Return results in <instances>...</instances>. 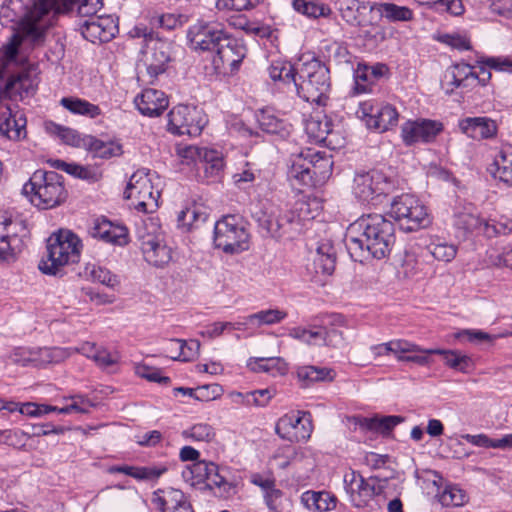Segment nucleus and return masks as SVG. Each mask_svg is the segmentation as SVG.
<instances>
[{
  "label": "nucleus",
  "instance_id": "f257e3e1",
  "mask_svg": "<svg viewBox=\"0 0 512 512\" xmlns=\"http://www.w3.org/2000/svg\"><path fill=\"white\" fill-rule=\"evenodd\" d=\"M59 11L58 0H2L0 24L15 32L1 52L3 68L17 61L23 42L38 45L43 41Z\"/></svg>",
  "mask_w": 512,
  "mask_h": 512
},
{
  "label": "nucleus",
  "instance_id": "f03ea898",
  "mask_svg": "<svg viewBox=\"0 0 512 512\" xmlns=\"http://www.w3.org/2000/svg\"><path fill=\"white\" fill-rule=\"evenodd\" d=\"M345 243L355 261L383 259L395 243L394 225L381 214L363 215L349 225Z\"/></svg>",
  "mask_w": 512,
  "mask_h": 512
},
{
  "label": "nucleus",
  "instance_id": "7ed1b4c3",
  "mask_svg": "<svg viewBox=\"0 0 512 512\" xmlns=\"http://www.w3.org/2000/svg\"><path fill=\"white\" fill-rule=\"evenodd\" d=\"M298 80L293 89L303 100L319 106L326 105L331 90L329 68L311 53L299 58L296 66Z\"/></svg>",
  "mask_w": 512,
  "mask_h": 512
},
{
  "label": "nucleus",
  "instance_id": "20e7f679",
  "mask_svg": "<svg viewBox=\"0 0 512 512\" xmlns=\"http://www.w3.org/2000/svg\"><path fill=\"white\" fill-rule=\"evenodd\" d=\"M128 36L132 39H142V63L146 68L148 81L153 82L163 74L172 60V43L162 39L144 23H137L132 27Z\"/></svg>",
  "mask_w": 512,
  "mask_h": 512
},
{
  "label": "nucleus",
  "instance_id": "39448f33",
  "mask_svg": "<svg viewBox=\"0 0 512 512\" xmlns=\"http://www.w3.org/2000/svg\"><path fill=\"white\" fill-rule=\"evenodd\" d=\"M82 244L80 238L70 230H59L47 241L46 256L40 261L39 269L49 275H56L64 266L79 261Z\"/></svg>",
  "mask_w": 512,
  "mask_h": 512
},
{
  "label": "nucleus",
  "instance_id": "423d86ee",
  "mask_svg": "<svg viewBox=\"0 0 512 512\" xmlns=\"http://www.w3.org/2000/svg\"><path fill=\"white\" fill-rule=\"evenodd\" d=\"M22 192L30 202L41 209H51L63 203L67 197L62 176L54 171L36 170Z\"/></svg>",
  "mask_w": 512,
  "mask_h": 512
},
{
  "label": "nucleus",
  "instance_id": "0eeeda50",
  "mask_svg": "<svg viewBox=\"0 0 512 512\" xmlns=\"http://www.w3.org/2000/svg\"><path fill=\"white\" fill-rule=\"evenodd\" d=\"M160 176L153 171L140 169L134 172L124 191L125 198L131 200V205L139 212L152 213L159 204L162 188Z\"/></svg>",
  "mask_w": 512,
  "mask_h": 512
},
{
  "label": "nucleus",
  "instance_id": "6e6552de",
  "mask_svg": "<svg viewBox=\"0 0 512 512\" xmlns=\"http://www.w3.org/2000/svg\"><path fill=\"white\" fill-rule=\"evenodd\" d=\"M390 216L404 231H417L428 227L432 218L426 205L415 195L402 194L393 199Z\"/></svg>",
  "mask_w": 512,
  "mask_h": 512
},
{
  "label": "nucleus",
  "instance_id": "1a4fd4ad",
  "mask_svg": "<svg viewBox=\"0 0 512 512\" xmlns=\"http://www.w3.org/2000/svg\"><path fill=\"white\" fill-rule=\"evenodd\" d=\"M144 259L154 267L162 268L172 260V250L165 241L158 220L149 218L137 231Z\"/></svg>",
  "mask_w": 512,
  "mask_h": 512
},
{
  "label": "nucleus",
  "instance_id": "9d476101",
  "mask_svg": "<svg viewBox=\"0 0 512 512\" xmlns=\"http://www.w3.org/2000/svg\"><path fill=\"white\" fill-rule=\"evenodd\" d=\"M247 222L238 215H226L215 223L214 243L228 254H238L249 248Z\"/></svg>",
  "mask_w": 512,
  "mask_h": 512
},
{
  "label": "nucleus",
  "instance_id": "9b49d317",
  "mask_svg": "<svg viewBox=\"0 0 512 512\" xmlns=\"http://www.w3.org/2000/svg\"><path fill=\"white\" fill-rule=\"evenodd\" d=\"M394 189L392 179L380 170L356 173L352 191L357 199L366 203H376Z\"/></svg>",
  "mask_w": 512,
  "mask_h": 512
},
{
  "label": "nucleus",
  "instance_id": "f8f14e48",
  "mask_svg": "<svg viewBox=\"0 0 512 512\" xmlns=\"http://www.w3.org/2000/svg\"><path fill=\"white\" fill-rule=\"evenodd\" d=\"M227 34L222 23L199 19L188 28L187 40L190 48L196 52H214Z\"/></svg>",
  "mask_w": 512,
  "mask_h": 512
},
{
  "label": "nucleus",
  "instance_id": "ddd939ff",
  "mask_svg": "<svg viewBox=\"0 0 512 512\" xmlns=\"http://www.w3.org/2000/svg\"><path fill=\"white\" fill-rule=\"evenodd\" d=\"M357 116L368 129L385 132L397 125L399 114L394 106L374 99L359 104Z\"/></svg>",
  "mask_w": 512,
  "mask_h": 512
},
{
  "label": "nucleus",
  "instance_id": "4468645a",
  "mask_svg": "<svg viewBox=\"0 0 512 512\" xmlns=\"http://www.w3.org/2000/svg\"><path fill=\"white\" fill-rule=\"evenodd\" d=\"M207 123L203 112L196 107L178 105L168 113L167 129L175 135L198 136Z\"/></svg>",
  "mask_w": 512,
  "mask_h": 512
},
{
  "label": "nucleus",
  "instance_id": "2eb2a0df",
  "mask_svg": "<svg viewBox=\"0 0 512 512\" xmlns=\"http://www.w3.org/2000/svg\"><path fill=\"white\" fill-rule=\"evenodd\" d=\"M331 167L332 162L329 158L324 157L320 152L308 149L293 158L288 174L301 184L309 185L314 176L328 173Z\"/></svg>",
  "mask_w": 512,
  "mask_h": 512
},
{
  "label": "nucleus",
  "instance_id": "dca6fc26",
  "mask_svg": "<svg viewBox=\"0 0 512 512\" xmlns=\"http://www.w3.org/2000/svg\"><path fill=\"white\" fill-rule=\"evenodd\" d=\"M27 229L21 220L0 216V259L12 261L23 250Z\"/></svg>",
  "mask_w": 512,
  "mask_h": 512
},
{
  "label": "nucleus",
  "instance_id": "f3484780",
  "mask_svg": "<svg viewBox=\"0 0 512 512\" xmlns=\"http://www.w3.org/2000/svg\"><path fill=\"white\" fill-rule=\"evenodd\" d=\"M312 431L311 415L302 411L284 414L275 425L276 434L289 442H305L310 438Z\"/></svg>",
  "mask_w": 512,
  "mask_h": 512
},
{
  "label": "nucleus",
  "instance_id": "a211bd4d",
  "mask_svg": "<svg viewBox=\"0 0 512 512\" xmlns=\"http://www.w3.org/2000/svg\"><path fill=\"white\" fill-rule=\"evenodd\" d=\"M344 481L350 499L357 507L367 505V503L373 499L375 495L380 494L384 488L383 481L377 477L365 479L356 472L346 475Z\"/></svg>",
  "mask_w": 512,
  "mask_h": 512
},
{
  "label": "nucleus",
  "instance_id": "6ab92c4d",
  "mask_svg": "<svg viewBox=\"0 0 512 512\" xmlns=\"http://www.w3.org/2000/svg\"><path fill=\"white\" fill-rule=\"evenodd\" d=\"M81 35L92 43L108 42L118 33L117 19L112 15H100L79 21Z\"/></svg>",
  "mask_w": 512,
  "mask_h": 512
},
{
  "label": "nucleus",
  "instance_id": "aec40b11",
  "mask_svg": "<svg viewBox=\"0 0 512 512\" xmlns=\"http://www.w3.org/2000/svg\"><path fill=\"white\" fill-rule=\"evenodd\" d=\"M215 55L212 59L213 67L216 71H222L226 68L230 70L237 69L246 55V47L243 42L232 37L229 33L225 39L220 42L214 50Z\"/></svg>",
  "mask_w": 512,
  "mask_h": 512
},
{
  "label": "nucleus",
  "instance_id": "412c9836",
  "mask_svg": "<svg viewBox=\"0 0 512 512\" xmlns=\"http://www.w3.org/2000/svg\"><path fill=\"white\" fill-rule=\"evenodd\" d=\"M442 130V123L435 120H408L401 127V137L406 145L429 143L434 141Z\"/></svg>",
  "mask_w": 512,
  "mask_h": 512
},
{
  "label": "nucleus",
  "instance_id": "4be33fe9",
  "mask_svg": "<svg viewBox=\"0 0 512 512\" xmlns=\"http://www.w3.org/2000/svg\"><path fill=\"white\" fill-rule=\"evenodd\" d=\"M38 85V72L34 66L23 68L6 84L5 94L14 100H23L36 91Z\"/></svg>",
  "mask_w": 512,
  "mask_h": 512
},
{
  "label": "nucleus",
  "instance_id": "5701e85b",
  "mask_svg": "<svg viewBox=\"0 0 512 512\" xmlns=\"http://www.w3.org/2000/svg\"><path fill=\"white\" fill-rule=\"evenodd\" d=\"M152 502L161 512H194L185 494L171 487L155 491Z\"/></svg>",
  "mask_w": 512,
  "mask_h": 512
},
{
  "label": "nucleus",
  "instance_id": "b1692460",
  "mask_svg": "<svg viewBox=\"0 0 512 512\" xmlns=\"http://www.w3.org/2000/svg\"><path fill=\"white\" fill-rule=\"evenodd\" d=\"M134 104L142 115L157 117L167 109L169 101L163 91L147 88L135 97Z\"/></svg>",
  "mask_w": 512,
  "mask_h": 512
},
{
  "label": "nucleus",
  "instance_id": "393cba45",
  "mask_svg": "<svg viewBox=\"0 0 512 512\" xmlns=\"http://www.w3.org/2000/svg\"><path fill=\"white\" fill-rule=\"evenodd\" d=\"M473 69V66L464 62L450 66L445 72L442 88L449 94L456 88L473 85L478 79V75Z\"/></svg>",
  "mask_w": 512,
  "mask_h": 512
},
{
  "label": "nucleus",
  "instance_id": "a878e982",
  "mask_svg": "<svg viewBox=\"0 0 512 512\" xmlns=\"http://www.w3.org/2000/svg\"><path fill=\"white\" fill-rule=\"evenodd\" d=\"M250 213L258 225L274 238H279L282 227L277 221L278 208L268 201H257L251 204Z\"/></svg>",
  "mask_w": 512,
  "mask_h": 512
},
{
  "label": "nucleus",
  "instance_id": "bb28decb",
  "mask_svg": "<svg viewBox=\"0 0 512 512\" xmlns=\"http://www.w3.org/2000/svg\"><path fill=\"white\" fill-rule=\"evenodd\" d=\"M460 130L474 140L491 139L496 136L498 127L488 117H467L459 121Z\"/></svg>",
  "mask_w": 512,
  "mask_h": 512
},
{
  "label": "nucleus",
  "instance_id": "cd10ccee",
  "mask_svg": "<svg viewBox=\"0 0 512 512\" xmlns=\"http://www.w3.org/2000/svg\"><path fill=\"white\" fill-rule=\"evenodd\" d=\"M168 471L165 464H153L148 466L113 465L107 468L109 474H125L137 481L152 482L158 480Z\"/></svg>",
  "mask_w": 512,
  "mask_h": 512
},
{
  "label": "nucleus",
  "instance_id": "c85d7f7f",
  "mask_svg": "<svg viewBox=\"0 0 512 512\" xmlns=\"http://www.w3.org/2000/svg\"><path fill=\"white\" fill-rule=\"evenodd\" d=\"M94 238L103 240L106 243L123 246L128 243V230L125 226L114 224L109 220H96L90 230Z\"/></svg>",
  "mask_w": 512,
  "mask_h": 512
},
{
  "label": "nucleus",
  "instance_id": "c756f323",
  "mask_svg": "<svg viewBox=\"0 0 512 512\" xmlns=\"http://www.w3.org/2000/svg\"><path fill=\"white\" fill-rule=\"evenodd\" d=\"M485 222L486 220L479 217L477 209L472 204H468L457 209L454 214L453 225L461 232V236H466L473 232L484 234Z\"/></svg>",
  "mask_w": 512,
  "mask_h": 512
},
{
  "label": "nucleus",
  "instance_id": "7c9ffc66",
  "mask_svg": "<svg viewBox=\"0 0 512 512\" xmlns=\"http://www.w3.org/2000/svg\"><path fill=\"white\" fill-rule=\"evenodd\" d=\"M259 127L266 133L278 135L281 138H286L292 131V125L285 118L272 108H265L259 110L256 115Z\"/></svg>",
  "mask_w": 512,
  "mask_h": 512
},
{
  "label": "nucleus",
  "instance_id": "2f4dec72",
  "mask_svg": "<svg viewBox=\"0 0 512 512\" xmlns=\"http://www.w3.org/2000/svg\"><path fill=\"white\" fill-rule=\"evenodd\" d=\"M307 206L305 202L296 203V210H299V213L293 210L281 213L278 209L277 221L282 226L279 231V238L284 236L292 237L295 233L301 231L303 222L311 218L304 214L307 211Z\"/></svg>",
  "mask_w": 512,
  "mask_h": 512
},
{
  "label": "nucleus",
  "instance_id": "473e14b6",
  "mask_svg": "<svg viewBox=\"0 0 512 512\" xmlns=\"http://www.w3.org/2000/svg\"><path fill=\"white\" fill-rule=\"evenodd\" d=\"M83 147L90 152L93 157L101 159H110L119 157L123 154V146L118 140L99 139L94 136H84Z\"/></svg>",
  "mask_w": 512,
  "mask_h": 512
},
{
  "label": "nucleus",
  "instance_id": "72a5a7b5",
  "mask_svg": "<svg viewBox=\"0 0 512 512\" xmlns=\"http://www.w3.org/2000/svg\"><path fill=\"white\" fill-rule=\"evenodd\" d=\"M305 131L309 138L318 143L331 145L334 133L332 123L326 116H312L305 122Z\"/></svg>",
  "mask_w": 512,
  "mask_h": 512
},
{
  "label": "nucleus",
  "instance_id": "f704fd0d",
  "mask_svg": "<svg viewBox=\"0 0 512 512\" xmlns=\"http://www.w3.org/2000/svg\"><path fill=\"white\" fill-rule=\"evenodd\" d=\"M71 356L70 348H31V366L42 368L49 364H58Z\"/></svg>",
  "mask_w": 512,
  "mask_h": 512
},
{
  "label": "nucleus",
  "instance_id": "c9c22d12",
  "mask_svg": "<svg viewBox=\"0 0 512 512\" xmlns=\"http://www.w3.org/2000/svg\"><path fill=\"white\" fill-rule=\"evenodd\" d=\"M493 177L512 186V144H502L493 162Z\"/></svg>",
  "mask_w": 512,
  "mask_h": 512
},
{
  "label": "nucleus",
  "instance_id": "e433bc0d",
  "mask_svg": "<svg viewBox=\"0 0 512 512\" xmlns=\"http://www.w3.org/2000/svg\"><path fill=\"white\" fill-rule=\"evenodd\" d=\"M247 367L252 372H264L272 376H283L288 372V364L281 357H250Z\"/></svg>",
  "mask_w": 512,
  "mask_h": 512
},
{
  "label": "nucleus",
  "instance_id": "4c0bfd02",
  "mask_svg": "<svg viewBox=\"0 0 512 512\" xmlns=\"http://www.w3.org/2000/svg\"><path fill=\"white\" fill-rule=\"evenodd\" d=\"M301 503L313 512H328L336 508L337 498L327 491H305Z\"/></svg>",
  "mask_w": 512,
  "mask_h": 512
},
{
  "label": "nucleus",
  "instance_id": "58836bf2",
  "mask_svg": "<svg viewBox=\"0 0 512 512\" xmlns=\"http://www.w3.org/2000/svg\"><path fill=\"white\" fill-rule=\"evenodd\" d=\"M370 11L377 12L381 17L390 22H407L411 21L414 17L413 11L406 6H398L394 3H372Z\"/></svg>",
  "mask_w": 512,
  "mask_h": 512
},
{
  "label": "nucleus",
  "instance_id": "ea45409f",
  "mask_svg": "<svg viewBox=\"0 0 512 512\" xmlns=\"http://www.w3.org/2000/svg\"><path fill=\"white\" fill-rule=\"evenodd\" d=\"M60 105L71 114L84 116L90 119H95L101 115V109L98 105L75 96L63 97L60 100Z\"/></svg>",
  "mask_w": 512,
  "mask_h": 512
},
{
  "label": "nucleus",
  "instance_id": "a19ab883",
  "mask_svg": "<svg viewBox=\"0 0 512 512\" xmlns=\"http://www.w3.org/2000/svg\"><path fill=\"white\" fill-rule=\"evenodd\" d=\"M203 170L208 182L219 181L224 174V158L222 153L216 150H204L202 154Z\"/></svg>",
  "mask_w": 512,
  "mask_h": 512
},
{
  "label": "nucleus",
  "instance_id": "79ce46f5",
  "mask_svg": "<svg viewBox=\"0 0 512 512\" xmlns=\"http://www.w3.org/2000/svg\"><path fill=\"white\" fill-rule=\"evenodd\" d=\"M401 342L406 344L403 346V350L405 352L398 354L397 361L411 362L419 366H428L430 364L429 356L433 355V349L422 348L421 346L406 339H401Z\"/></svg>",
  "mask_w": 512,
  "mask_h": 512
},
{
  "label": "nucleus",
  "instance_id": "37998d69",
  "mask_svg": "<svg viewBox=\"0 0 512 512\" xmlns=\"http://www.w3.org/2000/svg\"><path fill=\"white\" fill-rule=\"evenodd\" d=\"M404 418L397 415H389L383 417L360 418L359 425L363 429L374 431L383 435L389 434L392 429L402 423Z\"/></svg>",
  "mask_w": 512,
  "mask_h": 512
},
{
  "label": "nucleus",
  "instance_id": "c03bdc74",
  "mask_svg": "<svg viewBox=\"0 0 512 512\" xmlns=\"http://www.w3.org/2000/svg\"><path fill=\"white\" fill-rule=\"evenodd\" d=\"M268 72L274 82L279 81L283 83L289 90L296 85V68L287 61H273L268 68Z\"/></svg>",
  "mask_w": 512,
  "mask_h": 512
},
{
  "label": "nucleus",
  "instance_id": "a18cd8bd",
  "mask_svg": "<svg viewBox=\"0 0 512 512\" xmlns=\"http://www.w3.org/2000/svg\"><path fill=\"white\" fill-rule=\"evenodd\" d=\"M210 463L211 462L199 460L190 465H186L181 473L183 480L191 486L205 483Z\"/></svg>",
  "mask_w": 512,
  "mask_h": 512
},
{
  "label": "nucleus",
  "instance_id": "49530a36",
  "mask_svg": "<svg viewBox=\"0 0 512 512\" xmlns=\"http://www.w3.org/2000/svg\"><path fill=\"white\" fill-rule=\"evenodd\" d=\"M335 376V371L327 367L301 366L297 369V377L307 384L318 381H332Z\"/></svg>",
  "mask_w": 512,
  "mask_h": 512
},
{
  "label": "nucleus",
  "instance_id": "de8ad7c7",
  "mask_svg": "<svg viewBox=\"0 0 512 512\" xmlns=\"http://www.w3.org/2000/svg\"><path fill=\"white\" fill-rule=\"evenodd\" d=\"M292 6L295 11L309 18L327 17L332 13L328 5L313 0H293Z\"/></svg>",
  "mask_w": 512,
  "mask_h": 512
},
{
  "label": "nucleus",
  "instance_id": "09e8293b",
  "mask_svg": "<svg viewBox=\"0 0 512 512\" xmlns=\"http://www.w3.org/2000/svg\"><path fill=\"white\" fill-rule=\"evenodd\" d=\"M433 355H442L445 364L460 372H467L468 368L472 364V360L469 356L462 354L457 350H445V349H433Z\"/></svg>",
  "mask_w": 512,
  "mask_h": 512
},
{
  "label": "nucleus",
  "instance_id": "8fccbe9b",
  "mask_svg": "<svg viewBox=\"0 0 512 512\" xmlns=\"http://www.w3.org/2000/svg\"><path fill=\"white\" fill-rule=\"evenodd\" d=\"M428 251L438 261L451 262L456 257L458 248L452 243L436 239L428 245Z\"/></svg>",
  "mask_w": 512,
  "mask_h": 512
},
{
  "label": "nucleus",
  "instance_id": "3c124183",
  "mask_svg": "<svg viewBox=\"0 0 512 512\" xmlns=\"http://www.w3.org/2000/svg\"><path fill=\"white\" fill-rule=\"evenodd\" d=\"M365 3L359 0H344L341 3L340 12L344 21L352 26L361 24V11L366 10Z\"/></svg>",
  "mask_w": 512,
  "mask_h": 512
},
{
  "label": "nucleus",
  "instance_id": "603ef678",
  "mask_svg": "<svg viewBox=\"0 0 512 512\" xmlns=\"http://www.w3.org/2000/svg\"><path fill=\"white\" fill-rule=\"evenodd\" d=\"M287 317V313L285 311L279 309H268L261 310L254 314L247 316V322L256 325H273L276 323H280Z\"/></svg>",
  "mask_w": 512,
  "mask_h": 512
},
{
  "label": "nucleus",
  "instance_id": "864d4df0",
  "mask_svg": "<svg viewBox=\"0 0 512 512\" xmlns=\"http://www.w3.org/2000/svg\"><path fill=\"white\" fill-rule=\"evenodd\" d=\"M439 502L443 506L459 507L468 501L466 492L457 485H447L442 492L438 494Z\"/></svg>",
  "mask_w": 512,
  "mask_h": 512
},
{
  "label": "nucleus",
  "instance_id": "5fc2aeb1",
  "mask_svg": "<svg viewBox=\"0 0 512 512\" xmlns=\"http://www.w3.org/2000/svg\"><path fill=\"white\" fill-rule=\"evenodd\" d=\"M336 322H341V316L331 315L323 325L324 343L332 347H339L343 344L344 338L341 330L335 327Z\"/></svg>",
  "mask_w": 512,
  "mask_h": 512
},
{
  "label": "nucleus",
  "instance_id": "6e6d98bb",
  "mask_svg": "<svg viewBox=\"0 0 512 512\" xmlns=\"http://www.w3.org/2000/svg\"><path fill=\"white\" fill-rule=\"evenodd\" d=\"M206 213L201 211L196 206L187 207L178 213L177 221L180 227L191 229L197 227L199 224L204 223L206 220Z\"/></svg>",
  "mask_w": 512,
  "mask_h": 512
},
{
  "label": "nucleus",
  "instance_id": "4d7b16f0",
  "mask_svg": "<svg viewBox=\"0 0 512 512\" xmlns=\"http://www.w3.org/2000/svg\"><path fill=\"white\" fill-rule=\"evenodd\" d=\"M373 71L368 65L359 64L354 71V90L357 94L367 93L371 91L372 86L376 83L372 78Z\"/></svg>",
  "mask_w": 512,
  "mask_h": 512
},
{
  "label": "nucleus",
  "instance_id": "13d9d810",
  "mask_svg": "<svg viewBox=\"0 0 512 512\" xmlns=\"http://www.w3.org/2000/svg\"><path fill=\"white\" fill-rule=\"evenodd\" d=\"M85 275L93 281H97L108 287H114L118 284L116 275L112 274L108 269L93 263H89L85 267Z\"/></svg>",
  "mask_w": 512,
  "mask_h": 512
},
{
  "label": "nucleus",
  "instance_id": "bf43d9fd",
  "mask_svg": "<svg viewBox=\"0 0 512 512\" xmlns=\"http://www.w3.org/2000/svg\"><path fill=\"white\" fill-rule=\"evenodd\" d=\"M185 439L195 442H210L214 436L215 431L213 427L207 423H198L185 429L182 432Z\"/></svg>",
  "mask_w": 512,
  "mask_h": 512
},
{
  "label": "nucleus",
  "instance_id": "052dcab7",
  "mask_svg": "<svg viewBox=\"0 0 512 512\" xmlns=\"http://www.w3.org/2000/svg\"><path fill=\"white\" fill-rule=\"evenodd\" d=\"M67 173L92 183L102 178V172L97 167L83 166L76 163H70Z\"/></svg>",
  "mask_w": 512,
  "mask_h": 512
},
{
  "label": "nucleus",
  "instance_id": "680f3d73",
  "mask_svg": "<svg viewBox=\"0 0 512 512\" xmlns=\"http://www.w3.org/2000/svg\"><path fill=\"white\" fill-rule=\"evenodd\" d=\"M264 0H216L219 11H244L256 8Z\"/></svg>",
  "mask_w": 512,
  "mask_h": 512
},
{
  "label": "nucleus",
  "instance_id": "e2e57ef3",
  "mask_svg": "<svg viewBox=\"0 0 512 512\" xmlns=\"http://www.w3.org/2000/svg\"><path fill=\"white\" fill-rule=\"evenodd\" d=\"M439 40L460 51L470 50L471 49V41L470 37L467 33L462 32H453V33H446L440 36Z\"/></svg>",
  "mask_w": 512,
  "mask_h": 512
},
{
  "label": "nucleus",
  "instance_id": "0e129e2a",
  "mask_svg": "<svg viewBox=\"0 0 512 512\" xmlns=\"http://www.w3.org/2000/svg\"><path fill=\"white\" fill-rule=\"evenodd\" d=\"M205 484L210 488H218L227 492L231 485L221 472V469L213 462L209 465V471Z\"/></svg>",
  "mask_w": 512,
  "mask_h": 512
},
{
  "label": "nucleus",
  "instance_id": "69168bd1",
  "mask_svg": "<svg viewBox=\"0 0 512 512\" xmlns=\"http://www.w3.org/2000/svg\"><path fill=\"white\" fill-rule=\"evenodd\" d=\"M405 345V343L401 342V339H393L385 343L371 346V351L375 357L392 354L397 359L399 353L405 352L403 350V346Z\"/></svg>",
  "mask_w": 512,
  "mask_h": 512
},
{
  "label": "nucleus",
  "instance_id": "338daca9",
  "mask_svg": "<svg viewBox=\"0 0 512 512\" xmlns=\"http://www.w3.org/2000/svg\"><path fill=\"white\" fill-rule=\"evenodd\" d=\"M258 174L259 170L256 168L255 164L246 162L244 166L233 175V181L239 188H243L245 184L253 182Z\"/></svg>",
  "mask_w": 512,
  "mask_h": 512
},
{
  "label": "nucleus",
  "instance_id": "774afa93",
  "mask_svg": "<svg viewBox=\"0 0 512 512\" xmlns=\"http://www.w3.org/2000/svg\"><path fill=\"white\" fill-rule=\"evenodd\" d=\"M402 266L406 276L414 277L419 274H426L425 264L412 252L405 254Z\"/></svg>",
  "mask_w": 512,
  "mask_h": 512
}]
</instances>
